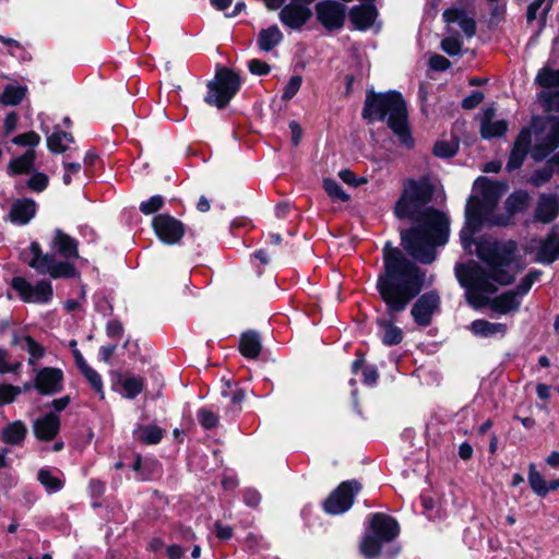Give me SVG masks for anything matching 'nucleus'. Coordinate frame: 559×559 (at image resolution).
Returning <instances> with one entry per match:
<instances>
[{
	"label": "nucleus",
	"instance_id": "nucleus-34",
	"mask_svg": "<svg viewBox=\"0 0 559 559\" xmlns=\"http://www.w3.org/2000/svg\"><path fill=\"white\" fill-rule=\"evenodd\" d=\"M133 436L145 444H157L163 438V430L156 425H138Z\"/></svg>",
	"mask_w": 559,
	"mask_h": 559
},
{
	"label": "nucleus",
	"instance_id": "nucleus-38",
	"mask_svg": "<svg viewBox=\"0 0 559 559\" xmlns=\"http://www.w3.org/2000/svg\"><path fill=\"white\" fill-rule=\"evenodd\" d=\"M81 374L85 378V380L88 382L91 388L94 390L96 394L99 395L102 400L105 397V391H104V383L102 376L92 368L88 364L79 370Z\"/></svg>",
	"mask_w": 559,
	"mask_h": 559
},
{
	"label": "nucleus",
	"instance_id": "nucleus-37",
	"mask_svg": "<svg viewBox=\"0 0 559 559\" xmlns=\"http://www.w3.org/2000/svg\"><path fill=\"white\" fill-rule=\"evenodd\" d=\"M37 479L45 487L48 493L58 492L63 487V481L51 471L46 468L39 469Z\"/></svg>",
	"mask_w": 559,
	"mask_h": 559
},
{
	"label": "nucleus",
	"instance_id": "nucleus-64",
	"mask_svg": "<svg viewBox=\"0 0 559 559\" xmlns=\"http://www.w3.org/2000/svg\"><path fill=\"white\" fill-rule=\"evenodd\" d=\"M116 348H117L116 344H109V345L102 346L99 348V358L105 362H109Z\"/></svg>",
	"mask_w": 559,
	"mask_h": 559
},
{
	"label": "nucleus",
	"instance_id": "nucleus-49",
	"mask_svg": "<svg viewBox=\"0 0 559 559\" xmlns=\"http://www.w3.org/2000/svg\"><path fill=\"white\" fill-rule=\"evenodd\" d=\"M22 393L20 386L13 384H0V406L12 403Z\"/></svg>",
	"mask_w": 559,
	"mask_h": 559
},
{
	"label": "nucleus",
	"instance_id": "nucleus-19",
	"mask_svg": "<svg viewBox=\"0 0 559 559\" xmlns=\"http://www.w3.org/2000/svg\"><path fill=\"white\" fill-rule=\"evenodd\" d=\"M557 259H559V228L554 226L540 241L535 261L543 264H551Z\"/></svg>",
	"mask_w": 559,
	"mask_h": 559
},
{
	"label": "nucleus",
	"instance_id": "nucleus-55",
	"mask_svg": "<svg viewBox=\"0 0 559 559\" xmlns=\"http://www.w3.org/2000/svg\"><path fill=\"white\" fill-rule=\"evenodd\" d=\"M106 334L110 338L119 340L123 334V326L119 320H109L106 324Z\"/></svg>",
	"mask_w": 559,
	"mask_h": 559
},
{
	"label": "nucleus",
	"instance_id": "nucleus-51",
	"mask_svg": "<svg viewBox=\"0 0 559 559\" xmlns=\"http://www.w3.org/2000/svg\"><path fill=\"white\" fill-rule=\"evenodd\" d=\"M463 41L455 36L445 37L441 41V49L449 56H457L462 51Z\"/></svg>",
	"mask_w": 559,
	"mask_h": 559
},
{
	"label": "nucleus",
	"instance_id": "nucleus-57",
	"mask_svg": "<svg viewBox=\"0 0 559 559\" xmlns=\"http://www.w3.org/2000/svg\"><path fill=\"white\" fill-rule=\"evenodd\" d=\"M249 70L253 74L265 75L270 72L271 67L264 61H261L259 59H252L249 62Z\"/></svg>",
	"mask_w": 559,
	"mask_h": 559
},
{
	"label": "nucleus",
	"instance_id": "nucleus-15",
	"mask_svg": "<svg viewBox=\"0 0 559 559\" xmlns=\"http://www.w3.org/2000/svg\"><path fill=\"white\" fill-rule=\"evenodd\" d=\"M532 132L530 129H522L516 136L513 147L510 152L506 169L511 173L520 169L531 151Z\"/></svg>",
	"mask_w": 559,
	"mask_h": 559
},
{
	"label": "nucleus",
	"instance_id": "nucleus-42",
	"mask_svg": "<svg viewBox=\"0 0 559 559\" xmlns=\"http://www.w3.org/2000/svg\"><path fill=\"white\" fill-rule=\"evenodd\" d=\"M528 483L533 491L538 496L545 497L547 495V483L543 478L542 474L536 471L535 464L533 463L528 466Z\"/></svg>",
	"mask_w": 559,
	"mask_h": 559
},
{
	"label": "nucleus",
	"instance_id": "nucleus-60",
	"mask_svg": "<svg viewBox=\"0 0 559 559\" xmlns=\"http://www.w3.org/2000/svg\"><path fill=\"white\" fill-rule=\"evenodd\" d=\"M243 500L249 507H257L261 501V495L255 489H247L243 492Z\"/></svg>",
	"mask_w": 559,
	"mask_h": 559
},
{
	"label": "nucleus",
	"instance_id": "nucleus-6",
	"mask_svg": "<svg viewBox=\"0 0 559 559\" xmlns=\"http://www.w3.org/2000/svg\"><path fill=\"white\" fill-rule=\"evenodd\" d=\"M527 129L532 132L530 154L535 162L546 159L559 147V117H534Z\"/></svg>",
	"mask_w": 559,
	"mask_h": 559
},
{
	"label": "nucleus",
	"instance_id": "nucleus-9",
	"mask_svg": "<svg viewBox=\"0 0 559 559\" xmlns=\"http://www.w3.org/2000/svg\"><path fill=\"white\" fill-rule=\"evenodd\" d=\"M360 489L361 484L355 479L341 483L324 501L323 508L325 512L330 514L346 512L353 506L354 498Z\"/></svg>",
	"mask_w": 559,
	"mask_h": 559
},
{
	"label": "nucleus",
	"instance_id": "nucleus-31",
	"mask_svg": "<svg viewBox=\"0 0 559 559\" xmlns=\"http://www.w3.org/2000/svg\"><path fill=\"white\" fill-rule=\"evenodd\" d=\"M74 143V138L71 133L61 131L59 127L55 128V131L47 136V146L50 152L55 154L64 153L68 150V145Z\"/></svg>",
	"mask_w": 559,
	"mask_h": 559
},
{
	"label": "nucleus",
	"instance_id": "nucleus-36",
	"mask_svg": "<svg viewBox=\"0 0 559 559\" xmlns=\"http://www.w3.org/2000/svg\"><path fill=\"white\" fill-rule=\"evenodd\" d=\"M22 349L28 353L27 365L32 368H36L38 361L46 355V348L32 336L25 340Z\"/></svg>",
	"mask_w": 559,
	"mask_h": 559
},
{
	"label": "nucleus",
	"instance_id": "nucleus-3",
	"mask_svg": "<svg viewBox=\"0 0 559 559\" xmlns=\"http://www.w3.org/2000/svg\"><path fill=\"white\" fill-rule=\"evenodd\" d=\"M515 249L516 245L513 241L481 245L477 249V254L488 269L475 261L455 266V276L465 289V298L471 307H486L489 301L488 295L495 294L499 285H509L514 281V276L506 267L513 261Z\"/></svg>",
	"mask_w": 559,
	"mask_h": 559
},
{
	"label": "nucleus",
	"instance_id": "nucleus-13",
	"mask_svg": "<svg viewBox=\"0 0 559 559\" xmlns=\"http://www.w3.org/2000/svg\"><path fill=\"white\" fill-rule=\"evenodd\" d=\"M34 389L40 395H53L63 389V371L57 367L33 368Z\"/></svg>",
	"mask_w": 559,
	"mask_h": 559
},
{
	"label": "nucleus",
	"instance_id": "nucleus-27",
	"mask_svg": "<svg viewBox=\"0 0 559 559\" xmlns=\"http://www.w3.org/2000/svg\"><path fill=\"white\" fill-rule=\"evenodd\" d=\"M26 435V425L21 420H14L2 428L0 439L5 444L21 445L25 440Z\"/></svg>",
	"mask_w": 559,
	"mask_h": 559
},
{
	"label": "nucleus",
	"instance_id": "nucleus-28",
	"mask_svg": "<svg viewBox=\"0 0 559 559\" xmlns=\"http://www.w3.org/2000/svg\"><path fill=\"white\" fill-rule=\"evenodd\" d=\"M35 159V150H27L24 154L10 160L8 174L10 176L31 174L34 170Z\"/></svg>",
	"mask_w": 559,
	"mask_h": 559
},
{
	"label": "nucleus",
	"instance_id": "nucleus-63",
	"mask_svg": "<svg viewBox=\"0 0 559 559\" xmlns=\"http://www.w3.org/2000/svg\"><path fill=\"white\" fill-rule=\"evenodd\" d=\"M88 488L93 497H100L105 492V484L99 479H91Z\"/></svg>",
	"mask_w": 559,
	"mask_h": 559
},
{
	"label": "nucleus",
	"instance_id": "nucleus-62",
	"mask_svg": "<svg viewBox=\"0 0 559 559\" xmlns=\"http://www.w3.org/2000/svg\"><path fill=\"white\" fill-rule=\"evenodd\" d=\"M16 126H17V115L14 111L9 112L5 116L4 121H3V128H4L5 134L12 133L15 130Z\"/></svg>",
	"mask_w": 559,
	"mask_h": 559
},
{
	"label": "nucleus",
	"instance_id": "nucleus-1",
	"mask_svg": "<svg viewBox=\"0 0 559 559\" xmlns=\"http://www.w3.org/2000/svg\"><path fill=\"white\" fill-rule=\"evenodd\" d=\"M433 186L428 178L406 179L393 212L399 219L415 226L400 231L404 251L414 260L430 264L436 259V247L449 237V218L442 212L427 206L433 197Z\"/></svg>",
	"mask_w": 559,
	"mask_h": 559
},
{
	"label": "nucleus",
	"instance_id": "nucleus-48",
	"mask_svg": "<svg viewBox=\"0 0 559 559\" xmlns=\"http://www.w3.org/2000/svg\"><path fill=\"white\" fill-rule=\"evenodd\" d=\"M11 142L15 145L27 146L29 147L28 150H34L39 144L40 136L34 131H29L14 136Z\"/></svg>",
	"mask_w": 559,
	"mask_h": 559
},
{
	"label": "nucleus",
	"instance_id": "nucleus-22",
	"mask_svg": "<svg viewBox=\"0 0 559 559\" xmlns=\"http://www.w3.org/2000/svg\"><path fill=\"white\" fill-rule=\"evenodd\" d=\"M37 211V204L32 199H19L12 203L10 209V219L16 225H26L35 216Z\"/></svg>",
	"mask_w": 559,
	"mask_h": 559
},
{
	"label": "nucleus",
	"instance_id": "nucleus-35",
	"mask_svg": "<svg viewBox=\"0 0 559 559\" xmlns=\"http://www.w3.org/2000/svg\"><path fill=\"white\" fill-rule=\"evenodd\" d=\"M27 93V87L20 84H8L0 94V104L16 106L21 104Z\"/></svg>",
	"mask_w": 559,
	"mask_h": 559
},
{
	"label": "nucleus",
	"instance_id": "nucleus-53",
	"mask_svg": "<svg viewBox=\"0 0 559 559\" xmlns=\"http://www.w3.org/2000/svg\"><path fill=\"white\" fill-rule=\"evenodd\" d=\"M547 110L559 111V92H547L542 95Z\"/></svg>",
	"mask_w": 559,
	"mask_h": 559
},
{
	"label": "nucleus",
	"instance_id": "nucleus-39",
	"mask_svg": "<svg viewBox=\"0 0 559 559\" xmlns=\"http://www.w3.org/2000/svg\"><path fill=\"white\" fill-rule=\"evenodd\" d=\"M121 385L124 391V397L133 400L143 391L144 380L139 376H132L123 379Z\"/></svg>",
	"mask_w": 559,
	"mask_h": 559
},
{
	"label": "nucleus",
	"instance_id": "nucleus-54",
	"mask_svg": "<svg viewBox=\"0 0 559 559\" xmlns=\"http://www.w3.org/2000/svg\"><path fill=\"white\" fill-rule=\"evenodd\" d=\"M429 67L435 71H445L451 67V62L441 55H432L429 59Z\"/></svg>",
	"mask_w": 559,
	"mask_h": 559
},
{
	"label": "nucleus",
	"instance_id": "nucleus-44",
	"mask_svg": "<svg viewBox=\"0 0 559 559\" xmlns=\"http://www.w3.org/2000/svg\"><path fill=\"white\" fill-rule=\"evenodd\" d=\"M536 83L543 87H559V69L543 68L536 76Z\"/></svg>",
	"mask_w": 559,
	"mask_h": 559
},
{
	"label": "nucleus",
	"instance_id": "nucleus-25",
	"mask_svg": "<svg viewBox=\"0 0 559 559\" xmlns=\"http://www.w3.org/2000/svg\"><path fill=\"white\" fill-rule=\"evenodd\" d=\"M442 17L447 23H457L467 37H473L476 34L475 20L468 16L463 9H447L442 13Z\"/></svg>",
	"mask_w": 559,
	"mask_h": 559
},
{
	"label": "nucleus",
	"instance_id": "nucleus-30",
	"mask_svg": "<svg viewBox=\"0 0 559 559\" xmlns=\"http://www.w3.org/2000/svg\"><path fill=\"white\" fill-rule=\"evenodd\" d=\"M475 201L476 199L474 197H469L467 200L465 207L466 223L460 233L461 242L465 249L469 248L473 243V236L475 234V229L472 227L473 222H477L480 219L475 217L473 209Z\"/></svg>",
	"mask_w": 559,
	"mask_h": 559
},
{
	"label": "nucleus",
	"instance_id": "nucleus-20",
	"mask_svg": "<svg viewBox=\"0 0 559 559\" xmlns=\"http://www.w3.org/2000/svg\"><path fill=\"white\" fill-rule=\"evenodd\" d=\"M33 430L35 437L40 441L52 440L60 430L59 416L50 412L34 420Z\"/></svg>",
	"mask_w": 559,
	"mask_h": 559
},
{
	"label": "nucleus",
	"instance_id": "nucleus-29",
	"mask_svg": "<svg viewBox=\"0 0 559 559\" xmlns=\"http://www.w3.org/2000/svg\"><path fill=\"white\" fill-rule=\"evenodd\" d=\"M469 330L474 335L480 337H490L496 334L503 336L507 332V325L503 323H493L487 320L477 319L471 323Z\"/></svg>",
	"mask_w": 559,
	"mask_h": 559
},
{
	"label": "nucleus",
	"instance_id": "nucleus-12",
	"mask_svg": "<svg viewBox=\"0 0 559 559\" xmlns=\"http://www.w3.org/2000/svg\"><path fill=\"white\" fill-rule=\"evenodd\" d=\"M152 226L157 238L165 245L178 243L185 235V225L169 214H157Z\"/></svg>",
	"mask_w": 559,
	"mask_h": 559
},
{
	"label": "nucleus",
	"instance_id": "nucleus-10",
	"mask_svg": "<svg viewBox=\"0 0 559 559\" xmlns=\"http://www.w3.org/2000/svg\"><path fill=\"white\" fill-rule=\"evenodd\" d=\"M441 299L437 290H429L420 295L413 304L411 316L414 322L421 326H429L433 316L440 310Z\"/></svg>",
	"mask_w": 559,
	"mask_h": 559
},
{
	"label": "nucleus",
	"instance_id": "nucleus-43",
	"mask_svg": "<svg viewBox=\"0 0 559 559\" xmlns=\"http://www.w3.org/2000/svg\"><path fill=\"white\" fill-rule=\"evenodd\" d=\"M323 188H324L325 192L328 193V195L333 201L346 202L349 200V194H347L343 190L341 185L332 178H326L323 180Z\"/></svg>",
	"mask_w": 559,
	"mask_h": 559
},
{
	"label": "nucleus",
	"instance_id": "nucleus-45",
	"mask_svg": "<svg viewBox=\"0 0 559 559\" xmlns=\"http://www.w3.org/2000/svg\"><path fill=\"white\" fill-rule=\"evenodd\" d=\"M49 183V178L41 171L33 170L31 177L26 181V186L34 192H43Z\"/></svg>",
	"mask_w": 559,
	"mask_h": 559
},
{
	"label": "nucleus",
	"instance_id": "nucleus-8",
	"mask_svg": "<svg viewBox=\"0 0 559 559\" xmlns=\"http://www.w3.org/2000/svg\"><path fill=\"white\" fill-rule=\"evenodd\" d=\"M11 287L16 292L20 299L27 304L47 305L52 300V285L47 280H40L32 284L25 277L14 276Z\"/></svg>",
	"mask_w": 559,
	"mask_h": 559
},
{
	"label": "nucleus",
	"instance_id": "nucleus-14",
	"mask_svg": "<svg viewBox=\"0 0 559 559\" xmlns=\"http://www.w3.org/2000/svg\"><path fill=\"white\" fill-rule=\"evenodd\" d=\"M317 20L328 31L340 29L346 19V7L334 0H324L316 4Z\"/></svg>",
	"mask_w": 559,
	"mask_h": 559
},
{
	"label": "nucleus",
	"instance_id": "nucleus-40",
	"mask_svg": "<svg viewBox=\"0 0 559 559\" xmlns=\"http://www.w3.org/2000/svg\"><path fill=\"white\" fill-rule=\"evenodd\" d=\"M383 543L376 535H367L360 544V551L367 558H376L379 556Z\"/></svg>",
	"mask_w": 559,
	"mask_h": 559
},
{
	"label": "nucleus",
	"instance_id": "nucleus-7",
	"mask_svg": "<svg viewBox=\"0 0 559 559\" xmlns=\"http://www.w3.org/2000/svg\"><path fill=\"white\" fill-rule=\"evenodd\" d=\"M241 86V79L234 70L216 66L214 79H212V105L218 109L225 108L235 97Z\"/></svg>",
	"mask_w": 559,
	"mask_h": 559
},
{
	"label": "nucleus",
	"instance_id": "nucleus-4",
	"mask_svg": "<svg viewBox=\"0 0 559 559\" xmlns=\"http://www.w3.org/2000/svg\"><path fill=\"white\" fill-rule=\"evenodd\" d=\"M49 246L51 252H44L37 241H32L28 266L52 280L79 277L80 273L73 264L74 260L80 259L78 240L57 228Z\"/></svg>",
	"mask_w": 559,
	"mask_h": 559
},
{
	"label": "nucleus",
	"instance_id": "nucleus-11",
	"mask_svg": "<svg viewBox=\"0 0 559 559\" xmlns=\"http://www.w3.org/2000/svg\"><path fill=\"white\" fill-rule=\"evenodd\" d=\"M474 191L477 195H473L476 199L473 209L475 217L480 218L483 211H490L496 206L500 198V191L498 185L486 177L476 179Z\"/></svg>",
	"mask_w": 559,
	"mask_h": 559
},
{
	"label": "nucleus",
	"instance_id": "nucleus-16",
	"mask_svg": "<svg viewBox=\"0 0 559 559\" xmlns=\"http://www.w3.org/2000/svg\"><path fill=\"white\" fill-rule=\"evenodd\" d=\"M311 15L312 12L308 7L298 1H293L281 10L280 20L284 25L293 29H299L307 23Z\"/></svg>",
	"mask_w": 559,
	"mask_h": 559
},
{
	"label": "nucleus",
	"instance_id": "nucleus-17",
	"mask_svg": "<svg viewBox=\"0 0 559 559\" xmlns=\"http://www.w3.org/2000/svg\"><path fill=\"white\" fill-rule=\"evenodd\" d=\"M217 390L221 395V404L227 411L241 404L245 399L243 391L234 383L229 371L219 377Z\"/></svg>",
	"mask_w": 559,
	"mask_h": 559
},
{
	"label": "nucleus",
	"instance_id": "nucleus-5",
	"mask_svg": "<svg viewBox=\"0 0 559 559\" xmlns=\"http://www.w3.org/2000/svg\"><path fill=\"white\" fill-rule=\"evenodd\" d=\"M362 117L369 121L386 120L389 128L407 146L413 144L409 129L407 127V109L402 95L395 91L376 94H367Z\"/></svg>",
	"mask_w": 559,
	"mask_h": 559
},
{
	"label": "nucleus",
	"instance_id": "nucleus-59",
	"mask_svg": "<svg viewBox=\"0 0 559 559\" xmlns=\"http://www.w3.org/2000/svg\"><path fill=\"white\" fill-rule=\"evenodd\" d=\"M338 176H340V178H341L344 182H346V183H348V185H350V186H354V187H357V186H359L360 183L366 182V179H364V178H361V179H359V180H358V179H356L355 174H354L352 170H349V169H343V170H341V171L338 173Z\"/></svg>",
	"mask_w": 559,
	"mask_h": 559
},
{
	"label": "nucleus",
	"instance_id": "nucleus-23",
	"mask_svg": "<svg viewBox=\"0 0 559 559\" xmlns=\"http://www.w3.org/2000/svg\"><path fill=\"white\" fill-rule=\"evenodd\" d=\"M559 215V200L556 195L543 193L535 210L536 221L548 224Z\"/></svg>",
	"mask_w": 559,
	"mask_h": 559
},
{
	"label": "nucleus",
	"instance_id": "nucleus-61",
	"mask_svg": "<svg viewBox=\"0 0 559 559\" xmlns=\"http://www.w3.org/2000/svg\"><path fill=\"white\" fill-rule=\"evenodd\" d=\"M545 0H534L528 7L526 11V20L528 23L533 22L537 19V13L540 8L544 5Z\"/></svg>",
	"mask_w": 559,
	"mask_h": 559
},
{
	"label": "nucleus",
	"instance_id": "nucleus-33",
	"mask_svg": "<svg viewBox=\"0 0 559 559\" xmlns=\"http://www.w3.org/2000/svg\"><path fill=\"white\" fill-rule=\"evenodd\" d=\"M283 39V34L276 25L262 29L258 36V46L262 51H270Z\"/></svg>",
	"mask_w": 559,
	"mask_h": 559
},
{
	"label": "nucleus",
	"instance_id": "nucleus-58",
	"mask_svg": "<svg viewBox=\"0 0 559 559\" xmlns=\"http://www.w3.org/2000/svg\"><path fill=\"white\" fill-rule=\"evenodd\" d=\"M379 378L378 371L372 366H367L362 370V381L367 385H373L377 383Z\"/></svg>",
	"mask_w": 559,
	"mask_h": 559
},
{
	"label": "nucleus",
	"instance_id": "nucleus-46",
	"mask_svg": "<svg viewBox=\"0 0 559 559\" xmlns=\"http://www.w3.org/2000/svg\"><path fill=\"white\" fill-rule=\"evenodd\" d=\"M457 142L438 141L433 146V154L441 158H449L456 154Z\"/></svg>",
	"mask_w": 559,
	"mask_h": 559
},
{
	"label": "nucleus",
	"instance_id": "nucleus-52",
	"mask_svg": "<svg viewBox=\"0 0 559 559\" xmlns=\"http://www.w3.org/2000/svg\"><path fill=\"white\" fill-rule=\"evenodd\" d=\"M301 83H302V78L300 75L292 76L289 79L288 83L284 87L282 99L283 100L292 99L299 91Z\"/></svg>",
	"mask_w": 559,
	"mask_h": 559
},
{
	"label": "nucleus",
	"instance_id": "nucleus-18",
	"mask_svg": "<svg viewBox=\"0 0 559 559\" xmlns=\"http://www.w3.org/2000/svg\"><path fill=\"white\" fill-rule=\"evenodd\" d=\"M370 528L384 543L393 540L400 533L395 519L384 513H374L370 520Z\"/></svg>",
	"mask_w": 559,
	"mask_h": 559
},
{
	"label": "nucleus",
	"instance_id": "nucleus-47",
	"mask_svg": "<svg viewBox=\"0 0 559 559\" xmlns=\"http://www.w3.org/2000/svg\"><path fill=\"white\" fill-rule=\"evenodd\" d=\"M554 175V170L549 165H546L539 169H536L528 182L533 185L534 187H542L543 185L547 183Z\"/></svg>",
	"mask_w": 559,
	"mask_h": 559
},
{
	"label": "nucleus",
	"instance_id": "nucleus-32",
	"mask_svg": "<svg viewBox=\"0 0 559 559\" xmlns=\"http://www.w3.org/2000/svg\"><path fill=\"white\" fill-rule=\"evenodd\" d=\"M239 349L245 357L250 359L257 358L262 349L261 341L258 333H243L240 338Z\"/></svg>",
	"mask_w": 559,
	"mask_h": 559
},
{
	"label": "nucleus",
	"instance_id": "nucleus-41",
	"mask_svg": "<svg viewBox=\"0 0 559 559\" xmlns=\"http://www.w3.org/2000/svg\"><path fill=\"white\" fill-rule=\"evenodd\" d=\"M528 202V194L525 191L513 192L506 201V206L509 213L514 214L522 212L526 209Z\"/></svg>",
	"mask_w": 559,
	"mask_h": 559
},
{
	"label": "nucleus",
	"instance_id": "nucleus-24",
	"mask_svg": "<svg viewBox=\"0 0 559 559\" xmlns=\"http://www.w3.org/2000/svg\"><path fill=\"white\" fill-rule=\"evenodd\" d=\"M377 15L378 12L371 4L355 5L349 11V20L354 27L359 31L371 27Z\"/></svg>",
	"mask_w": 559,
	"mask_h": 559
},
{
	"label": "nucleus",
	"instance_id": "nucleus-26",
	"mask_svg": "<svg viewBox=\"0 0 559 559\" xmlns=\"http://www.w3.org/2000/svg\"><path fill=\"white\" fill-rule=\"evenodd\" d=\"M520 299L516 292H506L495 298H489L488 305L492 311L499 314H507L520 308Z\"/></svg>",
	"mask_w": 559,
	"mask_h": 559
},
{
	"label": "nucleus",
	"instance_id": "nucleus-21",
	"mask_svg": "<svg viewBox=\"0 0 559 559\" xmlns=\"http://www.w3.org/2000/svg\"><path fill=\"white\" fill-rule=\"evenodd\" d=\"M496 109L488 107L480 119V134L484 139L502 136L508 130V122L503 119L495 120Z\"/></svg>",
	"mask_w": 559,
	"mask_h": 559
},
{
	"label": "nucleus",
	"instance_id": "nucleus-2",
	"mask_svg": "<svg viewBox=\"0 0 559 559\" xmlns=\"http://www.w3.org/2000/svg\"><path fill=\"white\" fill-rule=\"evenodd\" d=\"M426 272L408 260L399 249L386 242L383 248V271L377 280V290L385 305L388 319H379L383 330L382 342L388 346L397 345L403 332L394 325L397 316L417 297L425 286Z\"/></svg>",
	"mask_w": 559,
	"mask_h": 559
},
{
	"label": "nucleus",
	"instance_id": "nucleus-50",
	"mask_svg": "<svg viewBox=\"0 0 559 559\" xmlns=\"http://www.w3.org/2000/svg\"><path fill=\"white\" fill-rule=\"evenodd\" d=\"M163 205L164 198L159 194H155L148 200L142 201L139 209L143 214L150 215L160 210Z\"/></svg>",
	"mask_w": 559,
	"mask_h": 559
},
{
	"label": "nucleus",
	"instance_id": "nucleus-56",
	"mask_svg": "<svg viewBox=\"0 0 559 559\" xmlns=\"http://www.w3.org/2000/svg\"><path fill=\"white\" fill-rule=\"evenodd\" d=\"M484 99V94L479 91H474L471 95L462 100V107L471 110L477 107Z\"/></svg>",
	"mask_w": 559,
	"mask_h": 559
}]
</instances>
